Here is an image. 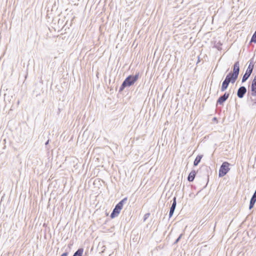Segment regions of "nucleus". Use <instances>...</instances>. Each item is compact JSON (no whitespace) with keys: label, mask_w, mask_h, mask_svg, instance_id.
Instances as JSON below:
<instances>
[{"label":"nucleus","mask_w":256,"mask_h":256,"mask_svg":"<svg viewBox=\"0 0 256 256\" xmlns=\"http://www.w3.org/2000/svg\"><path fill=\"white\" fill-rule=\"evenodd\" d=\"M240 73L239 61H236L232 66V71L229 72L222 82L220 90L224 92L228 88L230 82L234 84L237 80Z\"/></svg>","instance_id":"obj_1"},{"label":"nucleus","mask_w":256,"mask_h":256,"mask_svg":"<svg viewBox=\"0 0 256 256\" xmlns=\"http://www.w3.org/2000/svg\"><path fill=\"white\" fill-rule=\"evenodd\" d=\"M247 102L252 106H256V75L252 80L246 94Z\"/></svg>","instance_id":"obj_2"},{"label":"nucleus","mask_w":256,"mask_h":256,"mask_svg":"<svg viewBox=\"0 0 256 256\" xmlns=\"http://www.w3.org/2000/svg\"><path fill=\"white\" fill-rule=\"evenodd\" d=\"M140 76L139 72H136L135 74L128 75L123 81L120 85L118 92L121 93L126 88L132 86L138 80Z\"/></svg>","instance_id":"obj_3"},{"label":"nucleus","mask_w":256,"mask_h":256,"mask_svg":"<svg viewBox=\"0 0 256 256\" xmlns=\"http://www.w3.org/2000/svg\"><path fill=\"white\" fill-rule=\"evenodd\" d=\"M196 171L198 173V177L202 178L206 180V183L204 186V188H206L209 182L210 174L212 173V170L210 168L206 165H202Z\"/></svg>","instance_id":"obj_4"},{"label":"nucleus","mask_w":256,"mask_h":256,"mask_svg":"<svg viewBox=\"0 0 256 256\" xmlns=\"http://www.w3.org/2000/svg\"><path fill=\"white\" fill-rule=\"evenodd\" d=\"M128 198L126 197L120 200L114 206L112 213L110 214V217L111 218H114L118 216L120 214L124 204L126 202Z\"/></svg>","instance_id":"obj_5"},{"label":"nucleus","mask_w":256,"mask_h":256,"mask_svg":"<svg viewBox=\"0 0 256 256\" xmlns=\"http://www.w3.org/2000/svg\"><path fill=\"white\" fill-rule=\"evenodd\" d=\"M230 164L228 162H224L220 166L218 171V177L222 178L224 176L230 171L229 166Z\"/></svg>","instance_id":"obj_6"},{"label":"nucleus","mask_w":256,"mask_h":256,"mask_svg":"<svg viewBox=\"0 0 256 256\" xmlns=\"http://www.w3.org/2000/svg\"><path fill=\"white\" fill-rule=\"evenodd\" d=\"M230 95V92H225L224 94L220 96L216 101V104L223 105L224 103L228 99Z\"/></svg>","instance_id":"obj_7"},{"label":"nucleus","mask_w":256,"mask_h":256,"mask_svg":"<svg viewBox=\"0 0 256 256\" xmlns=\"http://www.w3.org/2000/svg\"><path fill=\"white\" fill-rule=\"evenodd\" d=\"M248 90L246 86H240L237 90L236 95L239 98H242L247 94Z\"/></svg>","instance_id":"obj_8"},{"label":"nucleus","mask_w":256,"mask_h":256,"mask_svg":"<svg viewBox=\"0 0 256 256\" xmlns=\"http://www.w3.org/2000/svg\"><path fill=\"white\" fill-rule=\"evenodd\" d=\"M176 197L174 196L172 198V203L170 209L168 217L169 218H171L174 214V212L176 208Z\"/></svg>","instance_id":"obj_9"},{"label":"nucleus","mask_w":256,"mask_h":256,"mask_svg":"<svg viewBox=\"0 0 256 256\" xmlns=\"http://www.w3.org/2000/svg\"><path fill=\"white\" fill-rule=\"evenodd\" d=\"M196 175L198 176L197 171L192 170L188 175V176L187 178L189 182H192L194 180Z\"/></svg>","instance_id":"obj_10"},{"label":"nucleus","mask_w":256,"mask_h":256,"mask_svg":"<svg viewBox=\"0 0 256 256\" xmlns=\"http://www.w3.org/2000/svg\"><path fill=\"white\" fill-rule=\"evenodd\" d=\"M248 66L247 69L246 70V72H248L252 74L254 66V58H252L248 61Z\"/></svg>","instance_id":"obj_11"},{"label":"nucleus","mask_w":256,"mask_h":256,"mask_svg":"<svg viewBox=\"0 0 256 256\" xmlns=\"http://www.w3.org/2000/svg\"><path fill=\"white\" fill-rule=\"evenodd\" d=\"M256 202V196L254 194H252L250 202L249 204V210H251L252 208L254 206V204Z\"/></svg>","instance_id":"obj_12"},{"label":"nucleus","mask_w":256,"mask_h":256,"mask_svg":"<svg viewBox=\"0 0 256 256\" xmlns=\"http://www.w3.org/2000/svg\"><path fill=\"white\" fill-rule=\"evenodd\" d=\"M202 157V154H198L196 156L194 162V166H196L200 164Z\"/></svg>","instance_id":"obj_13"},{"label":"nucleus","mask_w":256,"mask_h":256,"mask_svg":"<svg viewBox=\"0 0 256 256\" xmlns=\"http://www.w3.org/2000/svg\"><path fill=\"white\" fill-rule=\"evenodd\" d=\"M84 248H79L73 254L72 256H84Z\"/></svg>","instance_id":"obj_14"},{"label":"nucleus","mask_w":256,"mask_h":256,"mask_svg":"<svg viewBox=\"0 0 256 256\" xmlns=\"http://www.w3.org/2000/svg\"><path fill=\"white\" fill-rule=\"evenodd\" d=\"M251 74H252L248 72H247L246 71L245 73L242 77V82L244 83L246 82L248 79Z\"/></svg>","instance_id":"obj_15"},{"label":"nucleus","mask_w":256,"mask_h":256,"mask_svg":"<svg viewBox=\"0 0 256 256\" xmlns=\"http://www.w3.org/2000/svg\"><path fill=\"white\" fill-rule=\"evenodd\" d=\"M250 42H254L255 44L256 43V30L252 34L250 40Z\"/></svg>","instance_id":"obj_16"},{"label":"nucleus","mask_w":256,"mask_h":256,"mask_svg":"<svg viewBox=\"0 0 256 256\" xmlns=\"http://www.w3.org/2000/svg\"><path fill=\"white\" fill-rule=\"evenodd\" d=\"M222 46V44L220 42H218L217 44H216L214 45V48H217V50H222V47H221Z\"/></svg>","instance_id":"obj_17"},{"label":"nucleus","mask_w":256,"mask_h":256,"mask_svg":"<svg viewBox=\"0 0 256 256\" xmlns=\"http://www.w3.org/2000/svg\"><path fill=\"white\" fill-rule=\"evenodd\" d=\"M183 234H181L178 236V238L175 240V241L174 242L173 244H178L179 241L180 240Z\"/></svg>","instance_id":"obj_18"},{"label":"nucleus","mask_w":256,"mask_h":256,"mask_svg":"<svg viewBox=\"0 0 256 256\" xmlns=\"http://www.w3.org/2000/svg\"><path fill=\"white\" fill-rule=\"evenodd\" d=\"M150 216V213L149 212H148V213H146L144 216V222H145Z\"/></svg>","instance_id":"obj_19"},{"label":"nucleus","mask_w":256,"mask_h":256,"mask_svg":"<svg viewBox=\"0 0 256 256\" xmlns=\"http://www.w3.org/2000/svg\"><path fill=\"white\" fill-rule=\"evenodd\" d=\"M68 252H64V253H62L60 256H68Z\"/></svg>","instance_id":"obj_20"},{"label":"nucleus","mask_w":256,"mask_h":256,"mask_svg":"<svg viewBox=\"0 0 256 256\" xmlns=\"http://www.w3.org/2000/svg\"><path fill=\"white\" fill-rule=\"evenodd\" d=\"M49 142H50V140H48L46 142H45V145L46 146L48 144H49Z\"/></svg>","instance_id":"obj_21"},{"label":"nucleus","mask_w":256,"mask_h":256,"mask_svg":"<svg viewBox=\"0 0 256 256\" xmlns=\"http://www.w3.org/2000/svg\"><path fill=\"white\" fill-rule=\"evenodd\" d=\"M213 121H218L217 118L216 117H214L212 119Z\"/></svg>","instance_id":"obj_22"},{"label":"nucleus","mask_w":256,"mask_h":256,"mask_svg":"<svg viewBox=\"0 0 256 256\" xmlns=\"http://www.w3.org/2000/svg\"><path fill=\"white\" fill-rule=\"evenodd\" d=\"M200 58H199V57H198V62H197L196 64H198V62H200Z\"/></svg>","instance_id":"obj_23"}]
</instances>
